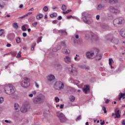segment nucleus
Returning <instances> with one entry per match:
<instances>
[{
  "label": "nucleus",
  "mask_w": 125,
  "mask_h": 125,
  "mask_svg": "<svg viewBox=\"0 0 125 125\" xmlns=\"http://www.w3.org/2000/svg\"><path fill=\"white\" fill-rule=\"evenodd\" d=\"M62 48V52L63 54H69V51H68V48L66 46V42L64 41H62L61 43V46H57L56 48L53 49L54 52H56L58 50H60Z\"/></svg>",
  "instance_id": "f257e3e1"
},
{
  "label": "nucleus",
  "mask_w": 125,
  "mask_h": 125,
  "mask_svg": "<svg viewBox=\"0 0 125 125\" xmlns=\"http://www.w3.org/2000/svg\"><path fill=\"white\" fill-rule=\"evenodd\" d=\"M4 90L5 93L9 95H11V94H13L15 92V89L12 85H5L4 86Z\"/></svg>",
  "instance_id": "f03ea898"
},
{
  "label": "nucleus",
  "mask_w": 125,
  "mask_h": 125,
  "mask_svg": "<svg viewBox=\"0 0 125 125\" xmlns=\"http://www.w3.org/2000/svg\"><path fill=\"white\" fill-rule=\"evenodd\" d=\"M64 83L60 81L56 82L54 84L55 89H57V90H62V89H64Z\"/></svg>",
  "instance_id": "7ed1b4c3"
},
{
  "label": "nucleus",
  "mask_w": 125,
  "mask_h": 125,
  "mask_svg": "<svg viewBox=\"0 0 125 125\" xmlns=\"http://www.w3.org/2000/svg\"><path fill=\"white\" fill-rule=\"evenodd\" d=\"M23 81H21L20 84L22 87L24 88H27L30 86V82L29 81V78L27 77H24L23 78Z\"/></svg>",
  "instance_id": "20e7f679"
},
{
  "label": "nucleus",
  "mask_w": 125,
  "mask_h": 125,
  "mask_svg": "<svg viewBox=\"0 0 125 125\" xmlns=\"http://www.w3.org/2000/svg\"><path fill=\"white\" fill-rule=\"evenodd\" d=\"M42 96H37L33 99V102L34 104H41L42 101Z\"/></svg>",
  "instance_id": "39448f33"
},
{
  "label": "nucleus",
  "mask_w": 125,
  "mask_h": 125,
  "mask_svg": "<svg viewBox=\"0 0 125 125\" xmlns=\"http://www.w3.org/2000/svg\"><path fill=\"white\" fill-rule=\"evenodd\" d=\"M123 23H125V20L122 17L116 19L113 21V25L114 26L117 25V24L121 25V24H123Z\"/></svg>",
  "instance_id": "423d86ee"
},
{
  "label": "nucleus",
  "mask_w": 125,
  "mask_h": 125,
  "mask_svg": "<svg viewBox=\"0 0 125 125\" xmlns=\"http://www.w3.org/2000/svg\"><path fill=\"white\" fill-rule=\"evenodd\" d=\"M57 116L59 118L61 123H65V122H67V118H66L65 115L63 113H59L58 114Z\"/></svg>",
  "instance_id": "0eeeda50"
},
{
  "label": "nucleus",
  "mask_w": 125,
  "mask_h": 125,
  "mask_svg": "<svg viewBox=\"0 0 125 125\" xmlns=\"http://www.w3.org/2000/svg\"><path fill=\"white\" fill-rule=\"evenodd\" d=\"M68 70L73 75H77V74H78V69L74 66V64H73L71 65L70 67L68 68Z\"/></svg>",
  "instance_id": "6e6552de"
},
{
  "label": "nucleus",
  "mask_w": 125,
  "mask_h": 125,
  "mask_svg": "<svg viewBox=\"0 0 125 125\" xmlns=\"http://www.w3.org/2000/svg\"><path fill=\"white\" fill-rule=\"evenodd\" d=\"M94 52L92 51H88L86 53V56L87 58H89V59H94Z\"/></svg>",
  "instance_id": "1a4fd4ad"
},
{
  "label": "nucleus",
  "mask_w": 125,
  "mask_h": 125,
  "mask_svg": "<svg viewBox=\"0 0 125 125\" xmlns=\"http://www.w3.org/2000/svg\"><path fill=\"white\" fill-rule=\"evenodd\" d=\"M96 37L97 36L95 35V34H94L92 32H89L86 34L85 35V37L87 40L89 39H96Z\"/></svg>",
  "instance_id": "9d476101"
},
{
  "label": "nucleus",
  "mask_w": 125,
  "mask_h": 125,
  "mask_svg": "<svg viewBox=\"0 0 125 125\" xmlns=\"http://www.w3.org/2000/svg\"><path fill=\"white\" fill-rule=\"evenodd\" d=\"M82 15H83V16L84 17L83 18L84 23H85L86 24H90L91 23V22H92V21L87 20V19H86V18H85V17H86V13H85V12L83 13Z\"/></svg>",
  "instance_id": "9b49d317"
},
{
  "label": "nucleus",
  "mask_w": 125,
  "mask_h": 125,
  "mask_svg": "<svg viewBox=\"0 0 125 125\" xmlns=\"http://www.w3.org/2000/svg\"><path fill=\"white\" fill-rule=\"evenodd\" d=\"M94 59L98 61L102 59V54L97 53L94 57Z\"/></svg>",
  "instance_id": "f8f14e48"
},
{
  "label": "nucleus",
  "mask_w": 125,
  "mask_h": 125,
  "mask_svg": "<svg viewBox=\"0 0 125 125\" xmlns=\"http://www.w3.org/2000/svg\"><path fill=\"white\" fill-rule=\"evenodd\" d=\"M64 61L65 63H67V64H69L71 63V62H72L71 57L67 56L64 57Z\"/></svg>",
  "instance_id": "ddd939ff"
},
{
  "label": "nucleus",
  "mask_w": 125,
  "mask_h": 125,
  "mask_svg": "<svg viewBox=\"0 0 125 125\" xmlns=\"http://www.w3.org/2000/svg\"><path fill=\"white\" fill-rule=\"evenodd\" d=\"M114 111L116 116L115 118L118 119L121 118V114H120V109H119V108H116Z\"/></svg>",
  "instance_id": "4468645a"
},
{
  "label": "nucleus",
  "mask_w": 125,
  "mask_h": 125,
  "mask_svg": "<svg viewBox=\"0 0 125 125\" xmlns=\"http://www.w3.org/2000/svg\"><path fill=\"white\" fill-rule=\"evenodd\" d=\"M47 79L50 82H52L55 79V76L52 74H50L47 77Z\"/></svg>",
  "instance_id": "2eb2a0df"
},
{
  "label": "nucleus",
  "mask_w": 125,
  "mask_h": 125,
  "mask_svg": "<svg viewBox=\"0 0 125 125\" xmlns=\"http://www.w3.org/2000/svg\"><path fill=\"white\" fill-rule=\"evenodd\" d=\"M88 90H89V86L87 85H85L83 89V91L85 94L88 92Z\"/></svg>",
  "instance_id": "dca6fc26"
},
{
  "label": "nucleus",
  "mask_w": 125,
  "mask_h": 125,
  "mask_svg": "<svg viewBox=\"0 0 125 125\" xmlns=\"http://www.w3.org/2000/svg\"><path fill=\"white\" fill-rule=\"evenodd\" d=\"M21 111L22 113H26L27 111H28V109L25 105H22L21 109Z\"/></svg>",
  "instance_id": "f3484780"
},
{
  "label": "nucleus",
  "mask_w": 125,
  "mask_h": 125,
  "mask_svg": "<svg viewBox=\"0 0 125 125\" xmlns=\"http://www.w3.org/2000/svg\"><path fill=\"white\" fill-rule=\"evenodd\" d=\"M35 95H37V92L36 91H32V93L28 94V97L32 98V97H33Z\"/></svg>",
  "instance_id": "a211bd4d"
},
{
  "label": "nucleus",
  "mask_w": 125,
  "mask_h": 125,
  "mask_svg": "<svg viewBox=\"0 0 125 125\" xmlns=\"http://www.w3.org/2000/svg\"><path fill=\"white\" fill-rule=\"evenodd\" d=\"M42 17H43V15H42L41 13H40L37 15L36 19H37V20H40V19H42Z\"/></svg>",
  "instance_id": "6ab92c4d"
},
{
  "label": "nucleus",
  "mask_w": 125,
  "mask_h": 125,
  "mask_svg": "<svg viewBox=\"0 0 125 125\" xmlns=\"http://www.w3.org/2000/svg\"><path fill=\"white\" fill-rule=\"evenodd\" d=\"M125 93H121L120 95L119 96L118 100H121V99H122V98H123V99H125Z\"/></svg>",
  "instance_id": "aec40b11"
},
{
  "label": "nucleus",
  "mask_w": 125,
  "mask_h": 125,
  "mask_svg": "<svg viewBox=\"0 0 125 125\" xmlns=\"http://www.w3.org/2000/svg\"><path fill=\"white\" fill-rule=\"evenodd\" d=\"M14 107L17 112H18L19 111V104H14Z\"/></svg>",
  "instance_id": "412c9836"
},
{
  "label": "nucleus",
  "mask_w": 125,
  "mask_h": 125,
  "mask_svg": "<svg viewBox=\"0 0 125 125\" xmlns=\"http://www.w3.org/2000/svg\"><path fill=\"white\" fill-rule=\"evenodd\" d=\"M120 35L123 38H125V30H121Z\"/></svg>",
  "instance_id": "4be33fe9"
},
{
  "label": "nucleus",
  "mask_w": 125,
  "mask_h": 125,
  "mask_svg": "<svg viewBox=\"0 0 125 125\" xmlns=\"http://www.w3.org/2000/svg\"><path fill=\"white\" fill-rule=\"evenodd\" d=\"M114 7L112 6H110L108 8V10L109 12H111V13H114Z\"/></svg>",
  "instance_id": "5701e85b"
},
{
  "label": "nucleus",
  "mask_w": 125,
  "mask_h": 125,
  "mask_svg": "<svg viewBox=\"0 0 125 125\" xmlns=\"http://www.w3.org/2000/svg\"><path fill=\"white\" fill-rule=\"evenodd\" d=\"M57 32H59V33H62V34H64V33H65V31L64 30H58L57 29H54V33H57Z\"/></svg>",
  "instance_id": "b1692460"
},
{
  "label": "nucleus",
  "mask_w": 125,
  "mask_h": 125,
  "mask_svg": "<svg viewBox=\"0 0 125 125\" xmlns=\"http://www.w3.org/2000/svg\"><path fill=\"white\" fill-rule=\"evenodd\" d=\"M104 7H105V6L100 4L98 6L97 9H98V10H100L101 9H103V8H104Z\"/></svg>",
  "instance_id": "393cba45"
},
{
  "label": "nucleus",
  "mask_w": 125,
  "mask_h": 125,
  "mask_svg": "<svg viewBox=\"0 0 125 125\" xmlns=\"http://www.w3.org/2000/svg\"><path fill=\"white\" fill-rule=\"evenodd\" d=\"M13 27L15 28V29H18V23H17V22H14L13 24Z\"/></svg>",
  "instance_id": "a878e982"
},
{
  "label": "nucleus",
  "mask_w": 125,
  "mask_h": 125,
  "mask_svg": "<svg viewBox=\"0 0 125 125\" xmlns=\"http://www.w3.org/2000/svg\"><path fill=\"white\" fill-rule=\"evenodd\" d=\"M109 65H111L112 64H114V61L113 60V59H109Z\"/></svg>",
  "instance_id": "bb28decb"
},
{
  "label": "nucleus",
  "mask_w": 125,
  "mask_h": 125,
  "mask_svg": "<svg viewBox=\"0 0 125 125\" xmlns=\"http://www.w3.org/2000/svg\"><path fill=\"white\" fill-rule=\"evenodd\" d=\"M37 45V43H36V42H34L33 43H32V46H31V50H35V47L36 46V45Z\"/></svg>",
  "instance_id": "cd10ccee"
},
{
  "label": "nucleus",
  "mask_w": 125,
  "mask_h": 125,
  "mask_svg": "<svg viewBox=\"0 0 125 125\" xmlns=\"http://www.w3.org/2000/svg\"><path fill=\"white\" fill-rule=\"evenodd\" d=\"M62 9L63 12H65V10L67 9V6L65 5H62Z\"/></svg>",
  "instance_id": "c85d7f7f"
},
{
  "label": "nucleus",
  "mask_w": 125,
  "mask_h": 125,
  "mask_svg": "<svg viewBox=\"0 0 125 125\" xmlns=\"http://www.w3.org/2000/svg\"><path fill=\"white\" fill-rule=\"evenodd\" d=\"M43 10L44 12H47V11H48V7L46 6H44L43 8Z\"/></svg>",
  "instance_id": "c756f323"
},
{
  "label": "nucleus",
  "mask_w": 125,
  "mask_h": 125,
  "mask_svg": "<svg viewBox=\"0 0 125 125\" xmlns=\"http://www.w3.org/2000/svg\"><path fill=\"white\" fill-rule=\"evenodd\" d=\"M70 12H72V10H68L66 11L62 12L63 14H68V13H70Z\"/></svg>",
  "instance_id": "7c9ffc66"
},
{
  "label": "nucleus",
  "mask_w": 125,
  "mask_h": 125,
  "mask_svg": "<svg viewBox=\"0 0 125 125\" xmlns=\"http://www.w3.org/2000/svg\"><path fill=\"white\" fill-rule=\"evenodd\" d=\"M55 68H58V67H61V64L60 63H56L54 64Z\"/></svg>",
  "instance_id": "2f4dec72"
},
{
  "label": "nucleus",
  "mask_w": 125,
  "mask_h": 125,
  "mask_svg": "<svg viewBox=\"0 0 125 125\" xmlns=\"http://www.w3.org/2000/svg\"><path fill=\"white\" fill-rule=\"evenodd\" d=\"M120 13V10H119V9L114 8L113 13Z\"/></svg>",
  "instance_id": "473e14b6"
},
{
  "label": "nucleus",
  "mask_w": 125,
  "mask_h": 125,
  "mask_svg": "<svg viewBox=\"0 0 125 125\" xmlns=\"http://www.w3.org/2000/svg\"><path fill=\"white\" fill-rule=\"evenodd\" d=\"M75 97L73 96H71L70 97V100L71 101V102H74V101H75Z\"/></svg>",
  "instance_id": "72a5a7b5"
},
{
  "label": "nucleus",
  "mask_w": 125,
  "mask_h": 125,
  "mask_svg": "<svg viewBox=\"0 0 125 125\" xmlns=\"http://www.w3.org/2000/svg\"><path fill=\"white\" fill-rule=\"evenodd\" d=\"M17 43H20L21 42V39L20 37H18L16 39Z\"/></svg>",
  "instance_id": "f704fd0d"
},
{
  "label": "nucleus",
  "mask_w": 125,
  "mask_h": 125,
  "mask_svg": "<svg viewBox=\"0 0 125 125\" xmlns=\"http://www.w3.org/2000/svg\"><path fill=\"white\" fill-rule=\"evenodd\" d=\"M9 54H11L13 56H16V55L17 54V53L16 52H12L9 53Z\"/></svg>",
  "instance_id": "c9c22d12"
},
{
  "label": "nucleus",
  "mask_w": 125,
  "mask_h": 125,
  "mask_svg": "<svg viewBox=\"0 0 125 125\" xmlns=\"http://www.w3.org/2000/svg\"><path fill=\"white\" fill-rule=\"evenodd\" d=\"M4 101V99L2 97H0V104H1L2 103H3Z\"/></svg>",
  "instance_id": "e433bc0d"
},
{
  "label": "nucleus",
  "mask_w": 125,
  "mask_h": 125,
  "mask_svg": "<svg viewBox=\"0 0 125 125\" xmlns=\"http://www.w3.org/2000/svg\"><path fill=\"white\" fill-rule=\"evenodd\" d=\"M4 34V30L3 29H0V36H2Z\"/></svg>",
  "instance_id": "4c0bfd02"
},
{
  "label": "nucleus",
  "mask_w": 125,
  "mask_h": 125,
  "mask_svg": "<svg viewBox=\"0 0 125 125\" xmlns=\"http://www.w3.org/2000/svg\"><path fill=\"white\" fill-rule=\"evenodd\" d=\"M21 57V52H19L17 56V58H20Z\"/></svg>",
  "instance_id": "58836bf2"
},
{
  "label": "nucleus",
  "mask_w": 125,
  "mask_h": 125,
  "mask_svg": "<svg viewBox=\"0 0 125 125\" xmlns=\"http://www.w3.org/2000/svg\"><path fill=\"white\" fill-rule=\"evenodd\" d=\"M55 102H56V103H58V102H59V101H60V99L58 98V97H56L55 98Z\"/></svg>",
  "instance_id": "ea45409f"
},
{
  "label": "nucleus",
  "mask_w": 125,
  "mask_h": 125,
  "mask_svg": "<svg viewBox=\"0 0 125 125\" xmlns=\"http://www.w3.org/2000/svg\"><path fill=\"white\" fill-rule=\"evenodd\" d=\"M80 120H82V116L81 115L77 117V118L76 119V121H80Z\"/></svg>",
  "instance_id": "a19ab883"
},
{
  "label": "nucleus",
  "mask_w": 125,
  "mask_h": 125,
  "mask_svg": "<svg viewBox=\"0 0 125 125\" xmlns=\"http://www.w3.org/2000/svg\"><path fill=\"white\" fill-rule=\"evenodd\" d=\"M37 25H38V22L37 21H35V22L32 23V26H33V27H37Z\"/></svg>",
  "instance_id": "79ce46f5"
},
{
  "label": "nucleus",
  "mask_w": 125,
  "mask_h": 125,
  "mask_svg": "<svg viewBox=\"0 0 125 125\" xmlns=\"http://www.w3.org/2000/svg\"><path fill=\"white\" fill-rule=\"evenodd\" d=\"M21 29L23 32H25L26 31V27L24 26V25H22L21 27Z\"/></svg>",
  "instance_id": "37998d69"
},
{
  "label": "nucleus",
  "mask_w": 125,
  "mask_h": 125,
  "mask_svg": "<svg viewBox=\"0 0 125 125\" xmlns=\"http://www.w3.org/2000/svg\"><path fill=\"white\" fill-rule=\"evenodd\" d=\"M32 14H33V12H29L25 14V16L26 17H27V16H30V15H31Z\"/></svg>",
  "instance_id": "c03bdc74"
},
{
  "label": "nucleus",
  "mask_w": 125,
  "mask_h": 125,
  "mask_svg": "<svg viewBox=\"0 0 125 125\" xmlns=\"http://www.w3.org/2000/svg\"><path fill=\"white\" fill-rule=\"evenodd\" d=\"M103 111H104V114H106V113H107V110H106V107L105 106H104L103 107Z\"/></svg>",
  "instance_id": "a18cd8bd"
},
{
  "label": "nucleus",
  "mask_w": 125,
  "mask_h": 125,
  "mask_svg": "<svg viewBox=\"0 0 125 125\" xmlns=\"http://www.w3.org/2000/svg\"><path fill=\"white\" fill-rule=\"evenodd\" d=\"M42 42V37H39L37 41V43Z\"/></svg>",
  "instance_id": "49530a36"
},
{
  "label": "nucleus",
  "mask_w": 125,
  "mask_h": 125,
  "mask_svg": "<svg viewBox=\"0 0 125 125\" xmlns=\"http://www.w3.org/2000/svg\"><path fill=\"white\" fill-rule=\"evenodd\" d=\"M5 123H6V124H11V121L7 120H5L4 121Z\"/></svg>",
  "instance_id": "de8ad7c7"
},
{
  "label": "nucleus",
  "mask_w": 125,
  "mask_h": 125,
  "mask_svg": "<svg viewBox=\"0 0 125 125\" xmlns=\"http://www.w3.org/2000/svg\"><path fill=\"white\" fill-rule=\"evenodd\" d=\"M74 83L75 84H79L80 83V82L78 81H74Z\"/></svg>",
  "instance_id": "09e8293b"
},
{
  "label": "nucleus",
  "mask_w": 125,
  "mask_h": 125,
  "mask_svg": "<svg viewBox=\"0 0 125 125\" xmlns=\"http://www.w3.org/2000/svg\"><path fill=\"white\" fill-rule=\"evenodd\" d=\"M56 15H57V14H55V15L54 14H51L50 16L52 18H53V17H55V16H56Z\"/></svg>",
  "instance_id": "8fccbe9b"
},
{
  "label": "nucleus",
  "mask_w": 125,
  "mask_h": 125,
  "mask_svg": "<svg viewBox=\"0 0 125 125\" xmlns=\"http://www.w3.org/2000/svg\"><path fill=\"white\" fill-rule=\"evenodd\" d=\"M24 18H26V15H24V16L21 17L19 18V19H23Z\"/></svg>",
  "instance_id": "3c124183"
},
{
  "label": "nucleus",
  "mask_w": 125,
  "mask_h": 125,
  "mask_svg": "<svg viewBox=\"0 0 125 125\" xmlns=\"http://www.w3.org/2000/svg\"><path fill=\"white\" fill-rule=\"evenodd\" d=\"M22 36L24 38H26V37H27V33L23 32L22 33Z\"/></svg>",
  "instance_id": "603ef678"
},
{
  "label": "nucleus",
  "mask_w": 125,
  "mask_h": 125,
  "mask_svg": "<svg viewBox=\"0 0 125 125\" xmlns=\"http://www.w3.org/2000/svg\"><path fill=\"white\" fill-rule=\"evenodd\" d=\"M96 18L97 19V20H99V19H100V16L99 15H97L96 17Z\"/></svg>",
  "instance_id": "864d4df0"
},
{
  "label": "nucleus",
  "mask_w": 125,
  "mask_h": 125,
  "mask_svg": "<svg viewBox=\"0 0 125 125\" xmlns=\"http://www.w3.org/2000/svg\"><path fill=\"white\" fill-rule=\"evenodd\" d=\"M53 24H57V21L54 20L52 21Z\"/></svg>",
  "instance_id": "5fc2aeb1"
},
{
  "label": "nucleus",
  "mask_w": 125,
  "mask_h": 125,
  "mask_svg": "<svg viewBox=\"0 0 125 125\" xmlns=\"http://www.w3.org/2000/svg\"><path fill=\"white\" fill-rule=\"evenodd\" d=\"M84 68L85 69V70H89V66H85L84 67Z\"/></svg>",
  "instance_id": "6e6d98bb"
},
{
  "label": "nucleus",
  "mask_w": 125,
  "mask_h": 125,
  "mask_svg": "<svg viewBox=\"0 0 125 125\" xmlns=\"http://www.w3.org/2000/svg\"><path fill=\"white\" fill-rule=\"evenodd\" d=\"M7 47H10L11 46V44L10 43H7L6 45Z\"/></svg>",
  "instance_id": "4d7b16f0"
},
{
  "label": "nucleus",
  "mask_w": 125,
  "mask_h": 125,
  "mask_svg": "<svg viewBox=\"0 0 125 125\" xmlns=\"http://www.w3.org/2000/svg\"><path fill=\"white\" fill-rule=\"evenodd\" d=\"M35 85L37 88H39V84H38V83H37V82L35 83Z\"/></svg>",
  "instance_id": "13d9d810"
},
{
  "label": "nucleus",
  "mask_w": 125,
  "mask_h": 125,
  "mask_svg": "<svg viewBox=\"0 0 125 125\" xmlns=\"http://www.w3.org/2000/svg\"><path fill=\"white\" fill-rule=\"evenodd\" d=\"M62 19V17L61 16H59L58 18V20H61Z\"/></svg>",
  "instance_id": "bf43d9fd"
},
{
  "label": "nucleus",
  "mask_w": 125,
  "mask_h": 125,
  "mask_svg": "<svg viewBox=\"0 0 125 125\" xmlns=\"http://www.w3.org/2000/svg\"><path fill=\"white\" fill-rule=\"evenodd\" d=\"M75 61H79V59H78V57H75L74 58Z\"/></svg>",
  "instance_id": "052dcab7"
},
{
  "label": "nucleus",
  "mask_w": 125,
  "mask_h": 125,
  "mask_svg": "<svg viewBox=\"0 0 125 125\" xmlns=\"http://www.w3.org/2000/svg\"><path fill=\"white\" fill-rule=\"evenodd\" d=\"M68 106H69V107H72V106H74V105H73L72 104L69 103L68 104Z\"/></svg>",
  "instance_id": "680f3d73"
},
{
  "label": "nucleus",
  "mask_w": 125,
  "mask_h": 125,
  "mask_svg": "<svg viewBox=\"0 0 125 125\" xmlns=\"http://www.w3.org/2000/svg\"><path fill=\"white\" fill-rule=\"evenodd\" d=\"M105 102L106 104H108L109 103V100H105Z\"/></svg>",
  "instance_id": "e2e57ef3"
},
{
  "label": "nucleus",
  "mask_w": 125,
  "mask_h": 125,
  "mask_svg": "<svg viewBox=\"0 0 125 125\" xmlns=\"http://www.w3.org/2000/svg\"><path fill=\"white\" fill-rule=\"evenodd\" d=\"M63 107H64V105L63 104H61L60 109H62Z\"/></svg>",
  "instance_id": "0e129e2a"
},
{
  "label": "nucleus",
  "mask_w": 125,
  "mask_h": 125,
  "mask_svg": "<svg viewBox=\"0 0 125 125\" xmlns=\"http://www.w3.org/2000/svg\"><path fill=\"white\" fill-rule=\"evenodd\" d=\"M122 125H125V120H123L122 122Z\"/></svg>",
  "instance_id": "69168bd1"
},
{
  "label": "nucleus",
  "mask_w": 125,
  "mask_h": 125,
  "mask_svg": "<svg viewBox=\"0 0 125 125\" xmlns=\"http://www.w3.org/2000/svg\"><path fill=\"white\" fill-rule=\"evenodd\" d=\"M20 8H23V4H21L20 5Z\"/></svg>",
  "instance_id": "338daca9"
},
{
  "label": "nucleus",
  "mask_w": 125,
  "mask_h": 125,
  "mask_svg": "<svg viewBox=\"0 0 125 125\" xmlns=\"http://www.w3.org/2000/svg\"><path fill=\"white\" fill-rule=\"evenodd\" d=\"M75 38H76V39H79V35H76L75 36Z\"/></svg>",
  "instance_id": "774afa93"
}]
</instances>
